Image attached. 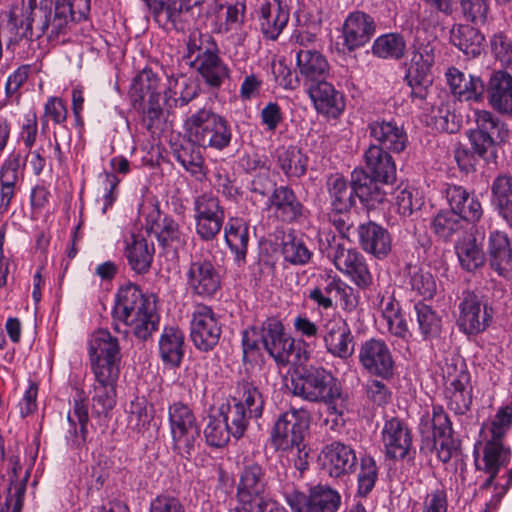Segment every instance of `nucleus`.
<instances>
[{"label": "nucleus", "instance_id": "nucleus-1", "mask_svg": "<svg viewBox=\"0 0 512 512\" xmlns=\"http://www.w3.org/2000/svg\"><path fill=\"white\" fill-rule=\"evenodd\" d=\"M90 0H22L21 8L9 13L7 26L15 35L7 41V48L23 39L47 36L49 41L67 33L71 22L86 20Z\"/></svg>", "mask_w": 512, "mask_h": 512}, {"label": "nucleus", "instance_id": "nucleus-2", "mask_svg": "<svg viewBox=\"0 0 512 512\" xmlns=\"http://www.w3.org/2000/svg\"><path fill=\"white\" fill-rule=\"evenodd\" d=\"M89 356L97 382L92 411L98 416L106 415L116 403L114 382L118 377L120 361L117 339L107 330L96 331L90 340Z\"/></svg>", "mask_w": 512, "mask_h": 512}, {"label": "nucleus", "instance_id": "nucleus-3", "mask_svg": "<svg viewBox=\"0 0 512 512\" xmlns=\"http://www.w3.org/2000/svg\"><path fill=\"white\" fill-rule=\"evenodd\" d=\"M184 57L210 88L219 89L230 77V69L220 57L219 47L209 33L197 29L191 31Z\"/></svg>", "mask_w": 512, "mask_h": 512}, {"label": "nucleus", "instance_id": "nucleus-4", "mask_svg": "<svg viewBox=\"0 0 512 512\" xmlns=\"http://www.w3.org/2000/svg\"><path fill=\"white\" fill-rule=\"evenodd\" d=\"M187 138L198 147L222 151L233 137L232 127L226 118L208 108H200L184 122Z\"/></svg>", "mask_w": 512, "mask_h": 512}, {"label": "nucleus", "instance_id": "nucleus-5", "mask_svg": "<svg viewBox=\"0 0 512 512\" xmlns=\"http://www.w3.org/2000/svg\"><path fill=\"white\" fill-rule=\"evenodd\" d=\"M321 250L326 251L335 267L347 275L360 289H367L373 283V276L368 268L365 257L355 248L346 249L336 235L320 233Z\"/></svg>", "mask_w": 512, "mask_h": 512}, {"label": "nucleus", "instance_id": "nucleus-6", "mask_svg": "<svg viewBox=\"0 0 512 512\" xmlns=\"http://www.w3.org/2000/svg\"><path fill=\"white\" fill-rule=\"evenodd\" d=\"M134 226L140 228V230H145L147 237L154 231L163 247L177 250L186 244L187 234L180 229L179 224L174 219L165 216L160 220V210L152 197H145L139 203Z\"/></svg>", "mask_w": 512, "mask_h": 512}, {"label": "nucleus", "instance_id": "nucleus-7", "mask_svg": "<svg viewBox=\"0 0 512 512\" xmlns=\"http://www.w3.org/2000/svg\"><path fill=\"white\" fill-rule=\"evenodd\" d=\"M473 119L476 128L470 130L469 139L474 151L487 161L495 160L496 146L509 139L507 125L488 110H474Z\"/></svg>", "mask_w": 512, "mask_h": 512}, {"label": "nucleus", "instance_id": "nucleus-8", "mask_svg": "<svg viewBox=\"0 0 512 512\" xmlns=\"http://www.w3.org/2000/svg\"><path fill=\"white\" fill-rule=\"evenodd\" d=\"M236 497L243 509L251 512H263L275 502L268 492L265 470L257 462H247L239 473Z\"/></svg>", "mask_w": 512, "mask_h": 512}, {"label": "nucleus", "instance_id": "nucleus-9", "mask_svg": "<svg viewBox=\"0 0 512 512\" xmlns=\"http://www.w3.org/2000/svg\"><path fill=\"white\" fill-rule=\"evenodd\" d=\"M168 420L173 451L190 460L200 438V428L193 410L182 402H174L168 408Z\"/></svg>", "mask_w": 512, "mask_h": 512}, {"label": "nucleus", "instance_id": "nucleus-10", "mask_svg": "<svg viewBox=\"0 0 512 512\" xmlns=\"http://www.w3.org/2000/svg\"><path fill=\"white\" fill-rule=\"evenodd\" d=\"M447 407L455 415H464L472 404L471 376L459 358L446 359L442 368Z\"/></svg>", "mask_w": 512, "mask_h": 512}, {"label": "nucleus", "instance_id": "nucleus-11", "mask_svg": "<svg viewBox=\"0 0 512 512\" xmlns=\"http://www.w3.org/2000/svg\"><path fill=\"white\" fill-rule=\"evenodd\" d=\"M336 379L323 367L309 366L296 371L287 384L289 391L303 400L319 403L331 397Z\"/></svg>", "mask_w": 512, "mask_h": 512}, {"label": "nucleus", "instance_id": "nucleus-12", "mask_svg": "<svg viewBox=\"0 0 512 512\" xmlns=\"http://www.w3.org/2000/svg\"><path fill=\"white\" fill-rule=\"evenodd\" d=\"M309 424V412L303 408H291L281 413L271 432L272 445L282 451L302 446Z\"/></svg>", "mask_w": 512, "mask_h": 512}, {"label": "nucleus", "instance_id": "nucleus-13", "mask_svg": "<svg viewBox=\"0 0 512 512\" xmlns=\"http://www.w3.org/2000/svg\"><path fill=\"white\" fill-rule=\"evenodd\" d=\"M286 503L293 512H337L341 496L328 485L318 484L309 489V494L291 489L284 491Z\"/></svg>", "mask_w": 512, "mask_h": 512}, {"label": "nucleus", "instance_id": "nucleus-14", "mask_svg": "<svg viewBox=\"0 0 512 512\" xmlns=\"http://www.w3.org/2000/svg\"><path fill=\"white\" fill-rule=\"evenodd\" d=\"M222 326L220 315L210 306H195L190 321V338L195 348L201 352L212 351L219 343Z\"/></svg>", "mask_w": 512, "mask_h": 512}, {"label": "nucleus", "instance_id": "nucleus-15", "mask_svg": "<svg viewBox=\"0 0 512 512\" xmlns=\"http://www.w3.org/2000/svg\"><path fill=\"white\" fill-rule=\"evenodd\" d=\"M494 310L474 292H464L459 304L457 325L459 330L469 336L484 332L492 323Z\"/></svg>", "mask_w": 512, "mask_h": 512}, {"label": "nucleus", "instance_id": "nucleus-16", "mask_svg": "<svg viewBox=\"0 0 512 512\" xmlns=\"http://www.w3.org/2000/svg\"><path fill=\"white\" fill-rule=\"evenodd\" d=\"M185 279L190 293L202 298L213 297L221 288V276L212 261L197 254L191 256Z\"/></svg>", "mask_w": 512, "mask_h": 512}, {"label": "nucleus", "instance_id": "nucleus-17", "mask_svg": "<svg viewBox=\"0 0 512 512\" xmlns=\"http://www.w3.org/2000/svg\"><path fill=\"white\" fill-rule=\"evenodd\" d=\"M193 210L196 234L203 241L214 240L219 235L225 220V211L218 197L207 193L196 197Z\"/></svg>", "mask_w": 512, "mask_h": 512}, {"label": "nucleus", "instance_id": "nucleus-18", "mask_svg": "<svg viewBox=\"0 0 512 512\" xmlns=\"http://www.w3.org/2000/svg\"><path fill=\"white\" fill-rule=\"evenodd\" d=\"M152 9L160 27L169 31L185 29V14L200 2L216 3L218 0H143Z\"/></svg>", "mask_w": 512, "mask_h": 512}, {"label": "nucleus", "instance_id": "nucleus-19", "mask_svg": "<svg viewBox=\"0 0 512 512\" xmlns=\"http://www.w3.org/2000/svg\"><path fill=\"white\" fill-rule=\"evenodd\" d=\"M263 349L281 366L290 362L294 350V339L285 331L283 323L277 318H268L261 324Z\"/></svg>", "mask_w": 512, "mask_h": 512}, {"label": "nucleus", "instance_id": "nucleus-20", "mask_svg": "<svg viewBox=\"0 0 512 512\" xmlns=\"http://www.w3.org/2000/svg\"><path fill=\"white\" fill-rule=\"evenodd\" d=\"M381 440L386 458L391 460L413 459L415 450L408 426L398 418L387 420L381 431Z\"/></svg>", "mask_w": 512, "mask_h": 512}, {"label": "nucleus", "instance_id": "nucleus-21", "mask_svg": "<svg viewBox=\"0 0 512 512\" xmlns=\"http://www.w3.org/2000/svg\"><path fill=\"white\" fill-rule=\"evenodd\" d=\"M359 362L372 375L388 379L394 374L395 361L388 345L382 339L371 338L359 348Z\"/></svg>", "mask_w": 512, "mask_h": 512}, {"label": "nucleus", "instance_id": "nucleus-22", "mask_svg": "<svg viewBox=\"0 0 512 512\" xmlns=\"http://www.w3.org/2000/svg\"><path fill=\"white\" fill-rule=\"evenodd\" d=\"M480 436L482 440L475 444L474 449L476 469L499 473L510 461V448L503 443V440L488 437L485 429H481Z\"/></svg>", "mask_w": 512, "mask_h": 512}, {"label": "nucleus", "instance_id": "nucleus-23", "mask_svg": "<svg viewBox=\"0 0 512 512\" xmlns=\"http://www.w3.org/2000/svg\"><path fill=\"white\" fill-rule=\"evenodd\" d=\"M322 339L326 351L333 357L346 360L354 353V337L351 329L340 316L325 320Z\"/></svg>", "mask_w": 512, "mask_h": 512}, {"label": "nucleus", "instance_id": "nucleus-24", "mask_svg": "<svg viewBox=\"0 0 512 512\" xmlns=\"http://www.w3.org/2000/svg\"><path fill=\"white\" fill-rule=\"evenodd\" d=\"M376 28L371 15L363 11L350 12L343 24V45L350 52L364 47L376 34Z\"/></svg>", "mask_w": 512, "mask_h": 512}, {"label": "nucleus", "instance_id": "nucleus-25", "mask_svg": "<svg viewBox=\"0 0 512 512\" xmlns=\"http://www.w3.org/2000/svg\"><path fill=\"white\" fill-rule=\"evenodd\" d=\"M266 205L268 211L283 223L298 222L305 217L307 211L295 192L283 185L273 189Z\"/></svg>", "mask_w": 512, "mask_h": 512}, {"label": "nucleus", "instance_id": "nucleus-26", "mask_svg": "<svg viewBox=\"0 0 512 512\" xmlns=\"http://www.w3.org/2000/svg\"><path fill=\"white\" fill-rule=\"evenodd\" d=\"M324 469L332 478H341L355 472L358 463L355 450L347 444L334 441L321 451Z\"/></svg>", "mask_w": 512, "mask_h": 512}, {"label": "nucleus", "instance_id": "nucleus-27", "mask_svg": "<svg viewBox=\"0 0 512 512\" xmlns=\"http://www.w3.org/2000/svg\"><path fill=\"white\" fill-rule=\"evenodd\" d=\"M294 52L296 57L295 73H297V79H301L306 88L328 77L330 67L322 53L308 48L294 49Z\"/></svg>", "mask_w": 512, "mask_h": 512}, {"label": "nucleus", "instance_id": "nucleus-28", "mask_svg": "<svg viewBox=\"0 0 512 512\" xmlns=\"http://www.w3.org/2000/svg\"><path fill=\"white\" fill-rule=\"evenodd\" d=\"M488 105L497 113L512 115V75L504 70L493 71L485 87Z\"/></svg>", "mask_w": 512, "mask_h": 512}, {"label": "nucleus", "instance_id": "nucleus-29", "mask_svg": "<svg viewBox=\"0 0 512 512\" xmlns=\"http://www.w3.org/2000/svg\"><path fill=\"white\" fill-rule=\"evenodd\" d=\"M257 14L260 31L266 39L272 41L278 39L290 18L288 5L281 0H266L260 5Z\"/></svg>", "mask_w": 512, "mask_h": 512}, {"label": "nucleus", "instance_id": "nucleus-30", "mask_svg": "<svg viewBox=\"0 0 512 512\" xmlns=\"http://www.w3.org/2000/svg\"><path fill=\"white\" fill-rule=\"evenodd\" d=\"M358 243L362 250L377 259L386 258L391 252L392 239L386 228L369 221L357 228Z\"/></svg>", "mask_w": 512, "mask_h": 512}, {"label": "nucleus", "instance_id": "nucleus-31", "mask_svg": "<svg viewBox=\"0 0 512 512\" xmlns=\"http://www.w3.org/2000/svg\"><path fill=\"white\" fill-rule=\"evenodd\" d=\"M445 76L451 92L460 101L480 103L484 100L486 84L481 77L466 75L455 67L448 68Z\"/></svg>", "mask_w": 512, "mask_h": 512}, {"label": "nucleus", "instance_id": "nucleus-32", "mask_svg": "<svg viewBox=\"0 0 512 512\" xmlns=\"http://www.w3.org/2000/svg\"><path fill=\"white\" fill-rule=\"evenodd\" d=\"M369 136L384 150L402 152L407 145V134L394 121L374 120L367 125Z\"/></svg>", "mask_w": 512, "mask_h": 512}, {"label": "nucleus", "instance_id": "nucleus-33", "mask_svg": "<svg viewBox=\"0 0 512 512\" xmlns=\"http://www.w3.org/2000/svg\"><path fill=\"white\" fill-rule=\"evenodd\" d=\"M445 197L450 207L449 210L462 216L466 222L476 223L481 219L483 209L480 201L464 187L460 185H447Z\"/></svg>", "mask_w": 512, "mask_h": 512}, {"label": "nucleus", "instance_id": "nucleus-34", "mask_svg": "<svg viewBox=\"0 0 512 512\" xmlns=\"http://www.w3.org/2000/svg\"><path fill=\"white\" fill-rule=\"evenodd\" d=\"M316 110L329 117H338L345 108L343 95L326 79L307 87Z\"/></svg>", "mask_w": 512, "mask_h": 512}, {"label": "nucleus", "instance_id": "nucleus-35", "mask_svg": "<svg viewBox=\"0 0 512 512\" xmlns=\"http://www.w3.org/2000/svg\"><path fill=\"white\" fill-rule=\"evenodd\" d=\"M437 46L436 37L428 34L426 30H417L410 47L411 58L407 70L430 73L435 62Z\"/></svg>", "mask_w": 512, "mask_h": 512}, {"label": "nucleus", "instance_id": "nucleus-36", "mask_svg": "<svg viewBox=\"0 0 512 512\" xmlns=\"http://www.w3.org/2000/svg\"><path fill=\"white\" fill-rule=\"evenodd\" d=\"M365 171L373 175L381 184L392 183L396 179V166L392 156L382 147L371 144L363 154Z\"/></svg>", "mask_w": 512, "mask_h": 512}, {"label": "nucleus", "instance_id": "nucleus-37", "mask_svg": "<svg viewBox=\"0 0 512 512\" xmlns=\"http://www.w3.org/2000/svg\"><path fill=\"white\" fill-rule=\"evenodd\" d=\"M351 183L355 197H358L369 209L376 208L386 199V192L379 185L381 182L364 169L352 171Z\"/></svg>", "mask_w": 512, "mask_h": 512}, {"label": "nucleus", "instance_id": "nucleus-38", "mask_svg": "<svg viewBox=\"0 0 512 512\" xmlns=\"http://www.w3.org/2000/svg\"><path fill=\"white\" fill-rule=\"evenodd\" d=\"M172 90L165 92L164 97L150 96V99L138 102L141 109V120L145 128L154 136L160 135L166 127L164 106L172 107Z\"/></svg>", "mask_w": 512, "mask_h": 512}, {"label": "nucleus", "instance_id": "nucleus-39", "mask_svg": "<svg viewBox=\"0 0 512 512\" xmlns=\"http://www.w3.org/2000/svg\"><path fill=\"white\" fill-rule=\"evenodd\" d=\"M200 148L188 139L185 143L173 144L172 155L186 172L202 182L207 177V167Z\"/></svg>", "mask_w": 512, "mask_h": 512}, {"label": "nucleus", "instance_id": "nucleus-40", "mask_svg": "<svg viewBox=\"0 0 512 512\" xmlns=\"http://www.w3.org/2000/svg\"><path fill=\"white\" fill-rule=\"evenodd\" d=\"M159 355L163 363L171 368L181 365L185 355L184 333L178 327H165L159 338Z\"/></svg>", "mask_w": 512, "mask_h": 512}, {"label": "nucleus", "instance_id": "nucleus-41", "mask_svg": "<svg viewBox=\"0 0 512 512\" xmlns=\"http://www.w3.org/2000/svg\"><path fill=\"white\" fill-rule=\"evenodd\" d=\"M491 204L505 223L512 227V176L499 174L491 184Z\"/></svg>", "mask_w": 512, "mask_h": 512}, {"label": "nucleus", "instance_id": "nucleus-42", "mask_svg": "<svg viewBox=\"0 0 512 512\" xmlns=\"http://www.w3.org/2000/svg\"><path fill=\"white\" fill-rule=\"evenodd\" d=\"M224 238L234 254L236 264L244 265L249 243V230L246 223L240 218H230L224 228Z\"/></svg>", "mask_w": 512, "mask_h": 512}, {"label": "nucleus", "instance_id": "nucleus-43", "mask_svg": "<svg viewBox=\"0 0 512 512\" xmlns=\"http://www.w3.org/2000/svg\"><path fill=\"white\" fill-rule=\"evenodd\" d=\"M233 403L243 408L248 416L258 419L263 414L265 397L253 382L243 379L237 383Z\"/></svg>", "mask_w": 512, "mask_h": 512}, {"label": "nucleus", "instance_id": "nucleus-44", "mask_svg": "<svg viewBox=\"0 0 512 512\" xmlns=\"http://www.w3.org/2000/svg\"><path fill=\"white\" fill-rule=\"evenodd\" d=\"M460 267L467 272H475L484 266L486 255L482 244L472 236H464L457 240L454 246Z\"/></svg>", "mask_w": 512, "mask_h": 512}, {"label": "nucleus", "instance_id": "nucleus-45", "mask_svg": "<svg viewBox=\"0 0 512 512\" xmlns=\"http://www.w3.org/2000/svg\"><path fill=\"white\" fill-rule=\"evenodd\" d=\"M485 38L476 28L467 24L454 25L450 30V41L469 57L480 55Z\"/></svg>", "mask_w": 512, "mask_h": 512}, {"label": "nucleus", "instance_id": "nucleus-46", "mask_svg": "<svg viewBox=\"0 0 512 512\" xmlns=\"http://www.w3.org/2000/svg\"><path fill=\"white\" fill-rule=\"evenodd\" d=\"M326 187L330 199L331 207L334 211H347L355 205V195L353 185H350L346 179L339 175H331L326 182Z\"/></svg>", "mask_w": 512, "mask_h": 512}, {"label": "nucleus", "instance_id": "nucleus-47", "mask_svg": "<svg viewBox=\"0 0 512 512\" xmlns=\"http://www.w3.org/2000/svg\"><path fill=\"white\" fill-rule=\"evenodd\" d=\"M276 164L288 179L300 178L307 170L308 159L296 146L276 150Z\"/></svg>", "mask_w": 512, "mask_h": 512}, {"label": "nucleus", "instance_id": "nucleus-48", "mask_svg": "<svg viewBox=\"0 0 512 512\" xmlns=\"http://www.w3.org/2000/svg\"><path fill=\"white\" fill-rule=\"evenodd\" d=\"M160 79L150 68L144 67L130 85V102L136 107L138 102L150 99V96L160 97Z\"/></svg>", "mask_w": 512, "mask_h": 512}, {"label": "nucleus", "instance_id": "nucleus-49", "mask_svg": "<svg viewBox=\"0 0 512 512\" xmlns=\"http://www.w3.org/2000/svg\"><path fill=\"white\" fill-rule=\"evenodd\" d=\"M145 230L137 235H132L130 244V267L138 274L148 272L154 255V244L148 241Z\"/></svg>", "mask_w": 512, "mask_h": 512}, {"label": "nucleus", "instance_id": "nucleus-50", "mask_svg": "<svg viewBox=\"0 0 512 512\" xmlns=\"http://www.w3.org/2000/svg\"><path fill=\"white\" fill-rule=\"evenodd\" d=\"M406 284L423 299H432L437 291L435 277L428 269L416 265H407Z\"/></svg>", "mask_w": 512, "mask_h": 512}, {"label": "nucleus", "instance_id": "nucleus-51", "mask_svg": "<svg viewBox=\"0 0 512 512\" xmlns=\"http://www.w3.org/2000/svg\"><path fill=\"white\" fill-rule=\"evenodd\" d=\"M406 41L399 33H386L377 37L371 47L374 56L381 59H401L406 52Z\"/></svg>", "mask_w": 512, "mask_h": 512}, {"label": "nucleus", "instance_id": "nucleus-52", "mask_svg": "<svg viewBox=\"0 0 512 512\" xmlns=\"http://www.w3.org/2000/svg\"><path fill=\"white\" fill-rule=\"evenodd\" d=\"M419 430L424 437L437 438V436H452V423L449 416L440 405L433 406V414L423 415L420 420Z\"/></svg>", "mask_w": 512, "mask_h": 512}, {"label": "nucleus", "instance_id": "nucleus-53", "mask_svg": "<svg viewBox=\"0 0 512 512\" xmlns=\"http://www.w3.org/2000/svg\"><path fill=\"white\" fill-rule=\"evenodd\" d=\"M464 221L451 210H441L433 217L431 229L439 238L449 240L464 228Z\"/></svg>", "mask_w": 512, "mask_h": 512}, {"label": "nucleus", "instance_id": "nucleus-54", "mask_svg": "<svg viewBox=\"0 0 512 512\" xmlns=\"http://www.w3.org/2000/svg\"><path fill=\"white\" fill-rule=\"evenodd\" d=\"M414 312L422 336L425 339L437 337L441 331V318L438 314L423 302L414 305Z\"/></svg>", "mask_w": 512, "mask_h": 512}, {"label": "nucleus", "instance_id": "nucleus-55", "mask_svg": "<svg viewBox=\"0 0 512 512\" xmlns=\"http://www.w3.org/2000/svg\"><path fill=\"white\" fill-rule=\"evenodd\" d=\"M378 466L375 459L368 454L361 456L360 469L357 474V494L366 497L374 489L378 480Z\"/></svg>", "mask_w": 512, "mask_h": 512}, {"label": "nucleus", "instance_id": "nucleus-56", "mask_svg": "<svg viewBox=\"0 0 512 512\" xmlns=\"http://www.w3.org/2000/svg\"><path fill=\"white\" fill-rule=\"evenodd\" d=\"M204 437L207 445L215 448L224 447L232 436L227 423L220 415H209L204 428Z\"/></svg>", "mask_w": 512, "mask_h": 512}, {"label": "nucleus", "instance_id": "nucleus-57", "mask_svg": "<svg viewBox=\"0 0 512 512\" xmlns=\"http://www.w3.org/2000/svg\"><path fill=\"white\" fill-rule=\"evenodd\" d=\"M111 314L114 331L126 338L128 335V284L120 286L115 294Z\"/></svg>", "mask_w": 512, "mask_h": 512}, {"label": "nucleus", "instance_id": "nucleus-58", "mask_svg": "<svg viewBox=\"0 0 512 512\" xmlns=\"http://www.w3.org/2000/svg\"><path fill=\"white\" fill-rule=\"evenodd\" d=\"M405 80L411 88L410 97L412 102L420 108H423V104L429 96V88L432 84L430 73L407 70Z\"/></svg>", "mask_w": 512, "mask_h": 512}, {"label": "nucleus", "instance_id": "nucleus-59", "mask_svg": "<svg viewBox=\"0 0 512 512\" xmlns=\"http://www.w3.org/2000/svg\"><path fill=\"white\" fill-rule=\"evenodd\" d=\"M336 279V275L322 277L323 283L310 289L307 298L320 309H332L334 307L333 296L335 297Z\"/></svg>", "mask_w": 512, "mask_h": 512}, {"label": "nucleus", "instance_id": "nucleus-60", "mask_svg": "<svg viewBox=\"0 0 512 512\" xmlns=\"http://www.w3.org/2000/svg\"><path fill=\"white\" fill-rule=\"evenodd\" d=\"M282 255L285 261L293 265H305L311 259V251L302 239L287 235L282 243Z\"/></svg>", "mask_w": 512, "mask_h": 512}, {"label": "nucleus", "instance_id": "nucleus-61", "mask_svg": "<svg viewBox=\"0 0 512 512\" xmlns=\"http://www.w3.org/2000/svg\"><path fill=\"white\" fill-rule=\"evenodd\" d=\"M133 289L132 298L133 305L130 307V314L133 312V316L140 317H160L157 312V300L153 293H144L136 285L130 283V290Z\"/></svg>", "mask_w": 512, "mask_h": 512}, {"label": "nucleus", "instance_id": "nucleus-62", "mask_svg": "<svg viewBox=\"0 0 512 512\" xmlns=\"http://www.w3.org/2000/svg\"><path fill=\"white\" fill-rule=\"evenodd\" d=\"M218 414L220 417L225 419V422L227 423L232 436L236 439H239L243 436L247 429L249 419L252 418L248 416L243 408L237 406L235 403L228 404L226 409L222 407Z\"/></svg>", "mask_w": 512, "mask_h": 512}, {"label": "nucleus", "instance_id": "nucleus-63", "mask_svg": "<svg viewBox=\"0 0 512 512\" xmlns=\"http://www.w3.org/2000/svg\"><path fill=\"white\" fill-rule=\"evenodd\" d=\"M512 425V403L501 407L492 422L489 425H483L488 437L501 439L505 437L507 431Z\"/></svg>", "mask_w": 512, "mask_h": 512}, {"label": "nucleus", "instance_id": "nucleus-64", "mask_svg": "<svg viewBox=\"0 0 512 512\" xmlns=\"http://www.w3.org/2000/svg\"><path fill=\"white\" fill-rule=\"evenodd\" d=\"M447 510V491L442 484H439L424 496L421 512H447Z\"/></svg>", "mask_w": 512, "mask_h": 512}]
</instances>
